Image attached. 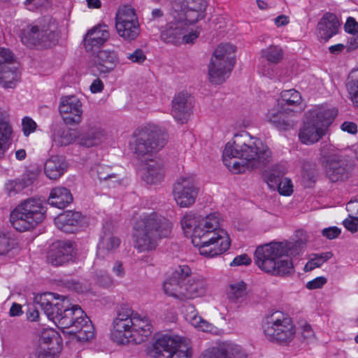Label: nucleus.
<instances>
[{
	"label": "nucleus",
	"mask_w": 358,
	"mask_h": 358,
	"mask_svg": "<svg viewBox=\"0 0 358 358\" xmlns=\"http://www.w3.org/2000/svg\"><path fill=\"white\" fill-rule=\"evenodd\" d=\"M343 225L350 232H357L358 231V217L349 215V217L343 221Z\"/></svg>",
	"instance_id": "nucleus-55"
},
{
	"label": "nucleus",
	"mask_w": 358,
	"mask_h": 358,
	"mask_svg": "<svg viewBox=\"0 0 358 358\" xmlns=\"http://www.w3.org/2000/svg\"><path fill=\"white\" fill-rule=\"evenodd\" d=\"M59 40L58 23L51 17H45L36 24L23 30L22 41L29 45L48 48L56 45Z\"/></svg>",
	"instance_id": "nucleus-9"
},
{
	"label": "nucleus",
	"mask_w": 358,
	"mask_h": 358,
	"mask_svg": "<svg viewBox=\"0 0 358 358\" xmlns=\"http://www.w3.org/2000/svg\"><path fill=\"white\" fill-rule=\"evenodd\" d=\"M262 57L270 64H278L284 56L283 50L278 45H271L261 52Z\"/></svg>",
	"instance_id": "nucleus-44"
},
{
	"label": "nucleus",
	"mask_w": 358,
	"mask_h": 358,
	"mask_svg": "<svg viewBox=\"0 0 358 358\" xmlns=\"http://www.w3.org/2000/svg\"><path fill=\"white\" fill-rule=\"evenodd\" d=\"M245 294V284L243 281L230 285L229 289L227 291L229 299L234 301L242 300Z\"/></svg>",
	"instance_id": "nucleus-45"
},
{
	"label": "nucleus",
	"mask_w": 358,
	"mask_h": 358,
	"mask_svg": "<svg viewBox=\"0 0 358 358\" xmlns=\"http://www.w3.org/2000/svg\"><path fill=\"white\" fill-rule=\"evenodd\" d=\"M121 241L112 230L110 223L103 226L102 234L97 245L96 255L99 258L105 257L113 254L120 247Z\"/></svg>",
	"instance_id": "nucleus-24"
},
{
	"label": "nucleus",
	"mask_w": 358,
	"mask_h": 358,
	"mask_svg": "<svg viewBox=\"0 0 358 358\" xmlns=\"http://www.w3.org/2000/svg\"><path fill=\"white\" fill-rule=\"evenodd\" d=\"M192 270L187 265H180L164 282V293L179 301H185L205 296L208 284L201 277H192Z\"/></svg>",
	"instance_id": "nucleus-4"
},
{
	"label": "nucleus",
	"mask_w": 358,
	"mask_h": 358,
	"mask_svg": "<svg viewBox=\"0 0 358 358\" xmlns=\"http://www.w3.org/2000/svg\"><path fill=\"white\" fill-rule=\"evenodd\" d=\"M127 58L133 63L142 64L145 59L146 56L141 49H136L132 53H128Z\"/></svg>",
	"instance_id": "nucleus-54"
},
{
	"label": "nucleus",
	"mask_w": 358,
	"mask_h": 358,
	"mask_svg": "<svg viewBox=\"0 0 358 358\" xmlns=\"http://www.w3.org/2000/svg\"><path fill=\"white\" fill-rule=\"evenodd\" d=\"M115 275L118 278H123L125 275V270L123 267L122 263L117 261L115 262L112 268Z\"/></svg>",
	"instance_id": "nucleus-62"
},
{
	"label": "nucleus",
	"mask_w": 358,
	"mask_h": 358,
	"mask_svg": "<svg viewBox=\"0 0 358 358\" xmlns=\"http://www.w3.org/2000/svg\"><path fill=\"white\" fill-rule=\"evenodd\" d=\"M251 259L247 254H242L236 256L234 260L231 262V266H238L242 265H249L251 263Z\"/></svg>",
	"instance_id": "nucleus-57"
},
{
	"label": "nucleus",
	"mask_w": 358,
	"mask_h": 358,
	"mask_svg": "<svg viewBox=\"0 0 358 358\" xmlns=\"http://www.w3.org/2000/svg\"><path fill=\"white\" fill-rule=\"evenodd\" d=\"M181 226L186 234H192V242L199 248L201 255L213 257L224 253L230 246L227 233L219 229L218 214H210L205 217L193 212L182 218Z\"/></svg>",
	"instance_id": "nucleus-1"
},
{
	"label": "nucleus",
	"mask_w": 358,
	"mask_h": 358,
	"mask_svg": "<svg viewBox=\"0 0 358 358\" xmlns=\"http://www.w3.org/2000/svg\"><path fill=\"white\" fill-rule=\"evenodd\" d=\"M92 175L99 182L108 187H115L121 182V177L116 169L103 164H97L92 169Z\"/></svg>",
	"instance_id": "nucleus-27"
},
{
	"label": "nucleus",
	"mask_w": 358,
	"mask_h": 358,
	"mask_svg": "<svg viewBox=\"0 0 358 358\" xmlns=\"http://www.w3.org/2000/svg\"><path fill=\"white\" fill-rule=\"evenodd\" d=\"M301 93L295 89L282 90L277 99L276 106L266 113V120L278 130L288 131L296 126L291 117L297 116L305 110Z\"/></svg>",
	"instance_id": "nucleus-6"
},
{
	"label": "nucleus",
	"mask_w": 358,
	"mask_h": 358,
	"mask_svg": "<svg viewBox=\"0 0 358 358\" xmlns=\"http://www.w3.org/2000/svg\"><path fill=\"white\" fill-rule=\"evenodd\" d=\"M194 106V100L187 92L176 94L172 100L171 114L174 119L180 124L188 121Z\"/></svg>",
	"instance_id": "nucleus-23"
},
{
	"label": "nucleus",
	"mask_w": 358,
	"mask_h": 358,
	"mask_svg": "<svg viewBox=\"0 0 358 358\" xmlns=\"http://www.w3.org/2000/svg\"><path fill=\"white\" fill-rule=\"evenodd\" d=\"M173 195L180 207L187 208L194 204L198 195L194 178L189 175L179 177L173 185Z\"/></svg>",
	"instance_id": "nucleus-16"
},
{
	"label": "nucleus",
	"mask_w": 358,
	"mask_h": 358,
	"mask_svg": "<svg viewBox=\"0 0 358 358\" xmlns=\"http://www.w3.org/2000/svg\"><path fill=\"white\" fill-rule=\"evenodd\" d=\"M313 172L310 163H304L303 164L302 180L304 186L311 187L313 183Z\"/></svg>",
	"instance_id": "nucleus-51"
},
{
	"label": "nucleus",
	"mask_w": 358,
	"mask_h": 358,
	"mask_svg": "<svg viewBox=\"0 0 358 358\" xmlns=\"http://www.w3.org/2000/svg\"><path fill=\"white\" fill-rule=\"evenodd\" d=\"M346 88L350 99L353 105L358 108V78H349L346 83Z\"/></svg>",
	"instance_id": "nucleus-48"
},
{
	"label": "nucleus",
	"mask_w": 358,
	"mask_h": 358,
	"mask_svg": "<svg viewBox=\"0 0 358 358\" xmlns=\"http://www.w3.org/2000/svg\"><path fill=\"white\" fill-rule=\"evenodd\" d=\"M341 129L342 131L350 134H355L357 132V126L353 122L345 121L341 125Z\"/></svg>",
	"instance_id": "nucleus-60"
},
{
	"label": "nucleus",
	"mask_w": 358,
	"mask_h": 358,
	"mask_svg": "<svg viewBox=\"0 0 358 358\" xmlns=\"http://www.w3.org/2000/svg\"><path fill=\"white\" fill-rule=\"evenodd\" d=\"M51 139L53 145L62 147L72 144L78 138L77 132L61 124H55L51 127Z\"/></svg>",
	"instance_id": "nucleus-31"
},
{
	"label": "nucleus",
	"mask_w": 358,
	"mask_h": 358,
	"mask_svg": "<svg viewBox=\"0 0 358 358\" xmlns=\"http://www.w3.org/2000/svg\"><path fill=\"white\" fill-rule=\"evenodd\" d=\"M166 140V134L159 128L147 125L134 134L130 148L136 158L147 161L165 145Z\"/></svg>",
	"instance_id": "nucleus-7"
},
{
	"label": "nucleus",
	"mask_w": 358,
	"mask_h": 358,
	"mask_svg": "<svg viewBox=\"0 0 358 358\" xmlns=\"http://www.w3.org/2000/svg\"><path fill=\"white\" fill-rule=\"evenodd\" d=\"M22 130L24 134L28 136L31 133L34 132L36 129V123L29 117H25L22 119Z\"/></svg>",
	"instance_id": "nucleus-53"
},
{
	"label": "nucleus",
	"mask_w": 358,
	"mask_h": 358,
	"mask_svg": "<svg viewBox=\"0 0 358 358\" xmlns=\"http://www.w3.org/2000/svg\"><path fill=\"white\" fill-rule=\"evenodd\" d=\"M65 306L66 307L62 309L55 323L64 333H66V328H69L72 325L71 321L75 307V305H73L69 299L67 300Z\"/></svg>",
	"instance_id": "nucleus-42"
},
{
	"label": "nucleus",
	"mask_w": 358,
	"mask_h": 358,
	"mask_svg": "<svg viewBox=\"0 0 358 358\" xmlns=\"http://www.w3.org/2000/svg\"><path fill=\"white\" fill-rule=\"evenodd\" d=\"M96 280L103 287H108L113 284L112 278L105 272L96 274Z\"/></svg>",
	"instance_id": "nucleus-59"
},
{
	"label": "nucleus",
	"mask_w": 358,
	"mask_h": 358,
	"mask_svg": "<svg viewBox=\"0 0 358 358\" xmlns=\"http://www.w3.org/2000/svg\"><path fill=\"white\" fill-rule=\"evenodd\" d=\"M165 171L163 163L157 159H149L143 170L142 178L148 184L161 182L164 178Z\"/></svg>",
	"instance_id": "nucleus-32"
},
{
	"label": "nucleus",
	"mask_w": 358,
	"mask_h": 358,
	"mask_svg": "<svg viewBox=\"0 0 358 358\" xmlns=\"http://www.w3.org/2000/svg\"><path fill=\"white\" fill-rule=\"evenodd\" d=\"M117 63V57L114 51L99 50L97 52L92 71L94 74H107L113 71Z\"/></svg>",
	"instance_id": "nucleus-28"
},
{
	"label": "nucleus",
	"mask_w": 358,
	"mask_h": 358,
	"mask_svg": "<svg viewBox=\"0 0 358 358\" xmlns=\"http://www.w3.org/2000/svg\"><path fill=\"white\" fill-rule=\"evenodd\" d=\"M172 17L173 20L167 23L162 31L161 38L166 43H180L182 35L186 32L187 25L189 24L182 15L178 13L176 8L173 12Z\"/></svg>",
	"instance_id": "nucleus-20"
},
{
	"label": "nucleus",
	"mask_w": 358,
	"mask_h": 358,
	"mask_svg": "<svg viewBox=\"0 0 358 358\" xmlns=\"http://www.w3.org/2000/svg\"><path fill=\"white\" fill-rule=\"evenodd\" d=\"M15 245L14 240L11 239L8 234L0 231V255H6L14 248Z\"/></svg>",
	"instance_id": "nucleus-49"
},
{
	"label": "nucleus",
	"mask_w": 358,
	"mask_h": 358,
	"mask_svg": "<svg viewBox=\"0 0 358 358\" xmlns=\"http://www.w3.org/2000/svg\"><path fill=\"white\" fill-rule=\"evenodd\" d=\"M134 311L127 306H121L113 323L111 337L118 344L131 342Z\"/></svg>",
	"instance_id": "nucleus-15"
},
{
	"label": "nucleus",
	"mask_w": 358,
	"mask_h": 358,
	"mask_svg": "<svg viewBox=\"0 0 358 358\" xmlns=\"http://www.w3.org/2000/svg\"><path fill=\"white\" fill-rule=\"evenodd\" d=\"M115 28L124 40L132 41L141 32L140 24L135 10L128 6L120 8L116 14Z\"/></svg>",
	"instance_id": "nucleus-14"
},
{
	"label": "nucleus",
	"mask_w": 358,
	"mask_h": 358,
	"mask_svg": "<svg viewBox=\"0 0 358 358\" xmlns=\"http://www.w3.org/2000/svg\"><path fill=\"white\" fill-rule=\"evenodd\" d=\"M284 174V169L279 167V166H275L273 169L267 172L266 178L268 186L271 188L275 189Z\"/></svg>",
	"instance_id": "nucleus-46"
},
{
	"label": "nucleus",
	"mask_w": 358,
	"mask_h": 358,
	"mask_svg": "<svg viewBox=\"0 0 358 358\" xmlns=\"http://www.w3.org/2000/svg\"><path fill=\"white\" fill-rule=\"evenodd\" d=\"M322 234L328 239H334L339 236L341 229L336 227H331L324 229L322 231Z\"/></svg>",
	"instance_id": "nucleus-58"
},
{
	"label": "nucleus",
	"mask_w": 358,
	"mask_h": 358,
	"mask_svg": "<svg viewBox=\"0 0 358 358\" xmlns=\"http://www.w3.org/2000/svg\"><path fill=\"white\" fill-rule=\"evenodd\" d=\"M13 128L0 112V159L4 157L12 141Z\"/></svg>",
	"instance_id": "nucleus-38"
},
{
	"label": "nucleus",
	"mask_w": 358,
	"mask_h": 358,
	"mask_svg": "<svg viewBox=\"0 0 358 358\" xmlns=\"http://www.w3.org/2000/svg\"><path fill=\"white\" fill-rule=\"evenodd\" d=\"M152 331V326L148 317L134 312L131 341L135 343L144 342Z\"/></svg>",
	"instance_id": "nucleus-30"
},
{
	"label": "nucleus",
	"mask_w": 358,
	"mask_h": 358,
	"mask_svg": "<svg viewBox=\"0 0 358 358\" xmlns=\"http://www.w3.org/2000/svg\"><path fill=\"white\" fill-rule=\"evenodd\" d=\"M13 55L10 50L0 48V69L12 66Z\"/></svg>",
	"instance_id": "nucleus-50"
},
{
	"label": "nucleus",
	"mask_w": 358,
	"mask_h": 358,
	"mask_svg": "<svg viewBox=\"0 0 358 358\" xmlns=\"http://www.w3.org/2000/svg\"><path fill=\"white\" fill-rule=\"evenodd\" d=\"M105 138V131L99 127H90L80 135L79 144L86 148L97 146Z\"/></svg>",
	"instance_id": "nucleus-36"
},
{
	"label": "nucleus",
	"mask_w": 358,
	"mask_h": 358,
	"mask_svg": "<svg viewBox=\"0 0 358 358\" xmlns=\"http://www.w3.org/2000/svg\"><path fill=\"white\" fill-rule=\"evenodd\" d=\"M134 229L135 247L139 252L150 251L156 248L159 238L169 236L172 223L164 216L152 213L141 217Z\"/></svg>",
	"instance_id": "nucleus-5"
},
{
	"label": "nucleus",
	"mask_w": 358,
	"mask_h": 358,
	"mask_svg": "<svg viewBox=\"0 0 358 358\" xmlns=\"http://www.w3.org/2000/svg\"><path fill=\"white\" fill-rule=\"evenodd\" d=\"M83 219L81 213L66 210L55 218V224L65 233H74L81 226Z\"/></svg>",
	"instance_id": "nucleus-26"
},
{
	"label": "nucleus",
	"mask_w": 358,
	"mask_h": 358,
	"mask_svg": "<svg viewBox=\"0 0 358 358\" xmlns=\"http://www.w3.org/2000/svg\"><path fill=\"white\" fill-rule=\"evenodd\" d=\"M34 177L31 174L23 175L22 178L10 180L5 184V189L10 196L16 195L24 189L31 185Z\"/></svg>",
	"instance_id": "nucleus-40"
},
{
	"label": "nucleus",
	"mask_w": 358,
	"mask_h": 358,
	"mask_svg": "<svg viewBox=\"0 0 358 358\" xmlns=\"http://www.w3.org/2000/svg\"><path fill=\"white\" fill-rule=\"evenodd\" d=\"M176 6H180L178 10L189 24H194L206 17L208 6L206 0H178Z\"/></svg>",
	"instance_id": "nucleus-22"
},
{
	"label": "nucleus",
	"mask_w": 358,
	"mask_h": 358,
	"mask_svg": "<svg viewBox=\"0 0 358 358\" xmlns=\"http://www.w3.org/2000/svg\"><path fill=\"white\" fill-rule=\"evenodd\" d=\"M235 47L229 43L220 44L214 51L208 65L211 83L220 85L229 78L235 64Z\"/></svg>",
	"instance_id": "nucleus-10"
},
{
	"label": "nucleus",
	"mask_w": 358,
	"mask_h": 358,
	"mask_svg": "<svg viewBox=\"0 0 358 358\" xmlns=\"http://www.w3.org/2000/svg\"><path fill=\"white\" fill-rule=\"evenodd\" d=\"M306 247V241L271 242L256 248L255 262L263 271L272 275L285 276L294 271L292 262L284 256L298 255Z\"/></svg>",
	"instance_id": "nucleus-3"
},
{
	"label": "nucleus",
	"mask_w": 358,
	"mask_h": 358,
	"mask_svg": "<svg viewBox=\"0 0 358 358\" xmlns=\"http://www.w3.org/2000/svg\"><path fill=\"white\" fill-rule=\"evenodd\" d=\"M68 299L66 296L55 298L52 293H44L36 296L35 303L48 319L55 323L62 309L66 307L65 305Z\"/></svg>",
	"instance_id": "nucleus-19"
},
{
	"label": "nucleus",
	"mask_w": 358,
	"mask_h": 358,
	"mask_svg": "<svg viewBox=\"0 0 358 358\" xmlns=\"http://www.w3.org/2000/svg\"><path fill=\"white\" fill-rule=\"evenodd\" d=\"M71 323L72 325L66 328V333L75 335L78 341L87 342L94 337L92 322L78 305H75Z\"/></svg>",
	"instance_id": "nucleus-17"
},
{
	"label": "nucleus",
	"mask_w": 358,
	"mask_h": 358,
	"mask_svg": "<svg viewBox=\"0 0 358 358\" xmlns=\"http://www.w3.org/2000/svg\"><path fill=\"white\" fill-rule=\"evenodd\" d=\"M263 329L268 341L281 344L289 343L295 335V328L291 319L279 311L266 318Z\"/></svg>",
	"instance_id": "nucleus-13"
},
{
	"label": "nucleus",
	"mask_w": 358,
	"mask_h": 358,
	"mask_svg": "<svg viewBox=\"0 0 358 358\" xmlns=\"http://www.w3.org/2000/svg\"><path fill=\"white\" fill-rule=\"evenodd\" d=\"M339 21L333 13H325L317 23V36L320 41H329L338 31Z\"/></svg>",
	"instance_id": "nucleus-29"
},
{
	"label": "nucleus",
	"mask_w": 358,
	"mask_h": 358,
	"mask_svg": "<svg viewBox=\"0 0 358 358\" xmlns=\"http://www.w3.org/2000/svg\"><path fill=\"white\" fill-rule=\"evenodd\" d=\"M189 311L185 315L186 320L194 327L201 329L203 331H211L213 327L211 324L199 316L194 306L189 307Z\"/></svg>",
	"instance_id": "nucleus-43"
},
{
	"label": "nucleus",
	"mask_w": 358,
	"mask_h": 358,
	"mask_svg": "<svg viewBox=\"0 0 358 358\" xmlns=\"http://www.w3.org/2000/svg\"><path fill=\"white\" fill-rule=\"evenodd\" d=\"M150 355L155 358H191L187 339L178 336L162 335L153 343Z\"/></svg>",
	"instance_id": "nucleus-12"
},
{
	"label": "nucleus",
	"mask_w": 358,
	"mask_h": 358,
	"mask_svg": "<svg viewBox=\"0 0 358 358\" xmlns=\"http://www.w3.org/2000/svg\"><path fill=\"white\" fill-rule=\"evenodd\" d=\"M68 163L63 156L53 155L48 159L44 165V173L50 180L59 178L67 170Z\"/></svg>",
	"instance_id": "nucleus-33"
},
{
	"label": "nucleus",
	"mask_w": 358,
	"mask_h": 358,
	"mask_svg": "<svg viewBox=\"0 0 358 358\" xmlns=\"http://www.w3.org/2000/svg\"><path fill=\"white\" fill-rule=\"evenodd\" d=\"M332 256L331 252L315 254V268L320 267L323 263L331 259Z\"/></svg>",
	"instance_id": "nucleus-56"
},
{
	"label": "nucleus",
	"mask_w": 358,
	"mask_h": 358,
	"mask_svg": "<svg viewBox=\"0 0 358 358\" xmlns=\"http://www.w3.org/2000/svg\"><path fill=\"white\" fill-rule=\"evenodd\" d=\"M357 29L358 24L355 22L354 18L351 17H348L345 24V30L348 33L352 34Z\"/></svg>",
	"instance_id": "nucleus-63"
},
{
	"label": "nucleus",
	"mask_w": 358,
	"mask_h": 358,
	"mask_svg": "<svg viewBox=\"0 0 358 358\" xmlns=\"http://www.w3.org/2000/svg\"><path fill=\"white\" fill-rule=\"evenodd\" d=\"M109 37L107 26L99 25L89 31L85 38V46L87 50H92L94 47L102 45Z\"/></svg>",
	"instance_id": "nucleus-34"
},
{
	"label": "nucleus",
	"mask_w": 358,
	"mask_h": 358,
	"mask_svg": "<svg viewBox=\"0 0 358 358\" xmlns=\"http://www.w3.org/2000/svg\"><path fill=\"white\" fill-rule=\"evenodd\" d=\"M346 209L350 213L349 215L358 217V201H350L347 203Z\"/></svg>",
	"instance_id": "nucleus-61"
},
{
	"label": "nucleus",
	"mask_w": 358,
	"mask_h": 358,
	"mask_svg": "<svg viewBox=\"0 0 358 358\" xmlns=\"http://www.w3.org/2000/svg\"><path fill=\"white\" fill-rule=\"evenodd\" d=\"M103 89V83L99 78L95 79L90 85V90L92 93L101 92Z\"/></svg>",
	"instance_id": "nucleus-64"
},
{
	"label": "nucleus",
	"mask_w": 358,
	"mask_h": 358,
	"mask_svg": "<svg viewBox=\"0 0 358 358\" xmlns=\"http://www.w3.org/2000/svg\"><path fill=\"white\" fill-rule=\"evenodd\" d=\"M276 188L280 194L289 196L293 192V185L290 179L287 178H282L277 185Z\"/></svg>",
	"instance_id": "nucleus-52"
},
{
	"label": "nucleus",
	"mask_w": 358,
	"mask_h": 358,
	"mask_svg": "<svg viewBox=\"0 0 358 358\" xmlns=\"http://www.w3.org/2000/svg\"><path fill=\"white\" fill-rule=\"evenodd\" d=\"M46 210V207L40 199H27L18 204L11 212L10 223L19 231L32 229L45 220Z\"/></svg>",
	"instance_id": "nucleus-8"
},
{
	"label": "nucleus",
	"mask_w": 358,
	"mask_h": 358,
	"mask_svg": "<svg viewBox=\"0 0 358 358\" xmlns=\"http://www.w3.org/2000/svg\"><path fill=\"white\" fill-rule=\"evenodd\" d=\"M48 201L52 206L64 208L73 201V196L67 188L56 187L51 190Z\"/></svg>",
	"instance_id": "nucleus-35"
},
{
	"label": "nucleus",
	"mask_w": 358,
	"mask_h": 358,
	"mask_svg": "<svg viewBox=\"0 0 358 358\" xmlns=\"http://www.w3.org/2000/svg\"><path fill=\"white\" fill-rule=\"evenodd\" d=\"M66 124L78 125L82 121V103L76 96L62 98L59 106Z\"/></svg>",
	"instance_id": "nucleus-21"
},
{
	"label": "nucleus",
	"mask_w": 358,
	"mask_h": 358,
	"mask_svg": "<svg viewBox=\"0 0 358 358\" xmlns=\"http://www.w3.org/2000/svg\"><path fill=\"white\" fill-rule=\"evenodd\" d=\"M40 341L42 344H46L49 350H52L55 344H59L60 338L56 331L52 329H46L41 333Z\"/></svg>",
	"instance_id": "nucleus-47"
},
{
	"label": "nucleus",
	"mask_w": 358,
	"mask_h": 358,
	"mask_svg": "<svg viewBox=\"0 0 358 358\" xmlns=\"http://www.w3.org/2000/svg\"><path fill=\"white\" fill-rule=\"evenodd\" d=\"M240 350L231 344H223L206 350L201 358H239Z\"/></svg>",
	"instance_id": "nucleus-37"
},
{
	"label": "nucleus",
	"mask_w": 358,
	"mask_h": 358,
	"mask_svg": "<svg viewBox=\"0 0 358 358\" xmlns=\"http://www.w3.org/2000/svg\"><path fill=\"white\" fill-rule=\"evenodd\" d=\"M271 157L268 147L262 140L252 137L247 132L236 134L226 144L222 154L224 165L235 173L244 171L248 163L252 168L264 166L269 163Z\"/></svg>",
	"instance_id": "nucleus-2"
},
{
	"label": "nucleus",
	"mask_w": 358,
	"mask_h": 358,
	"mask_svg": "<svg viewBox=\"0 0 358 358\" xmlns=\"http://www.w3.org/2000/svg\"><path fill=\"white\" fill-rule=\"evenodd\" d=\"M299 136L304 144L313 143V110H309L305 113Z\"/></svg>",
	"instance_id": "nucleus-39"
},
{
	"label": "nucleus",
	"mask_w": 358,
	"mask_h": 358,
	"mask_svg": "<svg viewBox=\"0 0 358 358\" xmlns=\"http://www.w3.org/2000/svg\"><path fill=\"white\" fill-rule=\"evenodd\" d=\"M20 78L17 69L12 66L0 69V85L5 88H14Z\"/></svg>",
	"instance_id": "nucleus-41"
},
{
	"label": "nucleus",
	"mask_w": 358,
	"mask_h": 358,
	"mask_svg": "<svg viewBox=\"0 0 358 358\" xmlns=\"http://www.w3.org/2000/svg\"><path fill=\"white\" fill-rule=\"evenodd\" d=\"M73 245L70 241H58L54 243L48 255L49 264L59 266L72 260Z\"/></svg>",
	"instance_id": "nucleus-25"
},
{
	"label": "nucleus",
	"mask_w": 358,
	"mask_h": 358,
	"mask_svg": "<svg viewBox=\"0 0 358 358\" xmlns=\"http://www.w3.org/2000/svg\"><path fill=\"white\" fill-rule=\"evenodd\" d=\"M332 145L324 141L320 148V161L325 168L327 177L333 182L348 180L352 171L350 162L341 156L331 153Z\"/></svg>",
	"instance_id": "nucleus-11"
},
{
	"label": "nucleus",
	"mask_w": 358,
	"mask_h": 358,
	"mask_svg": "<svg viewBox=\"0 0 358 358\" xmlns=\"http://www.w3.org/2000/svg\"><path fill=\"white\" fill-rule=\"evenodd\" d=\"M338 110L330 106L320 105L315 108V143L326 136Z\"/></svg>",
	"instance_id": "nucleus-18"
}]
</instances>
